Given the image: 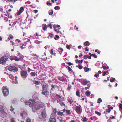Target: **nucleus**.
<instances>
[{
	"label": "nucleus",
	"instance_id": "1",
	"mask_svg": "<svg viewBox=\"0 0 122 122\" xmlns=\"http://www.w3.org/2000/svg\"><path fill=\"white\" fill-rule=\"evenodd\" d=\"M26 105H28L30 107H32V110H38L41 109V110H44L45 108L44 104L42 103H36L35 101L32 99H29L28 101L25 102Z\"/></svg>",
	"mask_w": 122,
	"mask_h": 122
},
{
	"label": "nucleus",
	"instance_id": "2",
	"mask_svg": "<svg viewBox=\"0 0 122 122\" xmlns=\"http://www.w3.org/2000/svg\"><path fill=\"white\" fill-rule=\"evenodd\" d=\"M8 59V56H2L0 59V64L3 65L5 64Z\"/></svg>",
	"mask_w": 122,
	"mask_h": 122
},
{
	"label": "nucleus",
	"instance_id": "3",
	"mask_svg": "<svg viewBox=\"0 0 122 122\" xmlns=\"http://www.w3.org/2000/svg\"><path fill=\"white\" fill-rule=\"evenodd\" d=\"M20 73L21 76L23 79H25L27 78L28 74L26 71L22 70L20 71Z\"/></svg>",
	"mask_w": 122,
	"mask_h": 122
},
{
	"label": "nucleus",
	"instance_id": "4",
	"mask_svg": "<svg viewBox=\"0 0 122 122\" xmlns=\"http://www.w3.org/2000/svg\"><path fill=\"white\" fill-rule=\"evenodd\" d=\"M48 86V85L43 84L42 85V92L41 93L43 95H45V93L47 94L48 93V90L47 88V86Z\"/></svg>",
	"mask_w": 122,
	"mask_h": 122
},
{
	"label": "nucleus",
	"instance_id": "5",
	"mask_svg": "<svg viewBox=\"0 0 122 122\" xmlns=\"http://www.w3.org/2000/svg\"><path fill=\"white\" fill-rule=\"evenodd\" d=\"M3 93L5 96H6L9 94L8 89L5 87H3L2 88Z\"/></svg>",
	"mask_w": 122,
	"mask_h": 122
},
{
	"label": "nucleus",
	"instance_id": "6",
	"mask_svg": "<svg viewBox=\"0 0 122 122\" xmlns=\"http://www.w3.org/2000/svg\"><path fill=\"white\" fill-rule=\"evenodd\" d=\"M8 70L10 71L15 72V71H17L18 70V68L14 66H10L8 68Z\"/></svg>",
	"mask_w": 122,
	"mask_h": 122
},
{
	"label": "nucleus",
	"instance_id": "7",
	"mask_svg": "<svg viewBox=\"0 0 122 122\" xmlns=\"http://www.w3.org/2000/svg\"><path fill=\"white\" fill-rule=\"evenodd\" d=\"M20 115L22 119H24L28 115L27 112L26 111H24L20 113Z\"/></svg>",
	"mask_w": 122,
	"mask_h": 122
},
{
	"label": "nucleus",
	"instance_id": "8",
	"mask_svg": "<svg viewBox=\"0 0 122 122\" xmlns=\"http://www.w3.org/2000/svg\"><path fill=\"white\" fill-rule=\"evenodd\" d=\"M81 108L79 106H77L76 107L75 111L78 114H81L82 112V110Z\"/></svg>",
	"mask_w": 122,
	"mask_h": 122
},
{
	"label": "nucleus",
	"instance_id": "9",
	"mask_svg": "<svg viewBox=\"0 0 122 122\" xmlns=\"http://www.w3.org/2000/svg\"><path fill=\"white\" fill-rule=\"evenodd\" d=\"M53 114H51L49 119V122H56V120Z\"/></svg>",
	"mask_w": 122,
	"mask_h": 122
},
{
	"label": "nucleus",
	"instance_id": "10",
	"mask_svg": "<svg viewBox=\"0 0 122 122\" xmlns=\"http://www.w3.org/2000/svg\"><path fill=\"white\" fill-rule=\"evenodd\" d=\"M24 9L23 7H21L19 11L17 13L18 15H20L21 13L24 11Z\"/></svg>",
	"mask_w": 122,
	"mask_h": 122
},
{
	"label": "nucleus",
	"instance_id": "11",
	"mask_svg": "<svg viewBox=\"0 0 122 122\" xmlns=\"http://www.w3.org/2000/svg\"><path fill=\"white\" fill-rule=\"evenodd\" d=\"M9 77L12 80L14 79L15 81H17V76H15V77H14L13 75L11 74L9 75Z\"/></svg>",
	"mask_w": 122,
	"mask_h": 122
},
{
	"label": "nucleus",
	"instance_id": "12",
	"mask_svg": "<svg viewBox=\"0 0 122 122\" xmlns=\"http://www.w3.org/2000/svg\"><path fill=\"white\" fill-rule=\"evenodd\" d=\"M58 79L59 80L61 81L62 82L65 81L66 79L63 77H59L58 78Z\"/></svg>",
	"mask_w": 122,
	"mask_h": 122
},
{
	"label": "nucleus",
	"instance_id": "13",
	"mask_svg": "<svg viewBox=\"0 0 122 122\" xmlns=\"http://www.w3.org/2000/svg\"><path fill=\"white\" fill-rule=\"evenodd\" d=\"M41 114L43 117L44 118L47 117V114L45 111L42 112L41 113Z\"/></svg>",
	"mask_w": 122,
	"mask_h": 122
},
{
	"label": "nucleus",
	"instance_id": "14",
	"mask_svg": "<svg viewBox=\"0 0 122 122\" xmlns=\"http://www.w3.org/2000/svg\"><path fill=\"white\" fill-rule=\"evenodd\" d=\"M53 113H52L51 114H53V116H56V114L57 113V109L56 108H55L53 110Z\"/></svg>",
	"mask_w": 122,
	"mask_h": 122
},
{
	"label": "nucleus",
	"instance_id": "15",
	"mask_svg": "<svg viewBox=\"0 0 122 122\" xmlns=\"http://www.w3.org/2000/svg\"><path fill=\"white\" fill-rule=\"evenodd\" d=\"M88 82L87 80H84L82 83V84L83 85H85L88 84Z\"/></svg>",
	"mask_w": 122,
	"mask_h": 122
},
{
	"label": "nucleus",
	"instance_id": "16",
	"mask_svg": "<svg viewBox=\"0 0 122 122\" xmlns=\"http://www.w3.org/2000/svg\"><path fill=\"white\" fill-rule=\"evenodd\" d=\"M40 82V81H37L36 80H34L33 81V83L35 84L39 85L40 84H41V83Z\"/></svg>",
	"mask_w": 122,
	"mask_h": 122
},
{
	"label": "nucleus",
	"instance_id": "17",
	"mask_svg": "<svg viewBox=\"0 0 122 122\" xmlns=\"http://www.w3.org/2000/svg\"><path fill=\"white\" fill-rule=\"evenodd\" d=\"M55 97L57 99H58L59 101H60V99L61 98V97L60 95L56 94L55 96Z\"/></svg>",
	"mask_w": 122,
	"mask_h": 122
},
{
	"label": "nucleus",
	"instance_id": "18",
	"mask_svg": "<svg viewBox=\"0 0 122 122\" xmlns=\"http://www.w3.org/2000/svg\"><path fill=\"white\" fill-rule=\"evenodd\" d=\"M84 45L85 46H87L90 45V43L88 41H86L84 43Z\"/></svg>",
	"mask_w": 122,
	"mask_h": 122
},
{
	"label": "nucleus",
	"instance_id": "19",
	"mask_svg": "<svg viewBox=\"0 0 122 122\" xmlns=\"http://www.w3.org/2000/svg\"><path fill=\"white\" fill-rule=\"evenodd\" d=\"M88 120V119L86 117H84L82 118V121L83 122L87 121Z\"/></svg>",
	"mask_w": 122,
	"mask_h": 122
},
{
	"label": "nucleus",
	"instance_id": "20",
	"mask_svg": "<svg viewBox=\"0 0 122 122\" xmlns=\"http://www.w3.org/2000/svg\"><path fill=\"white\" fill-rule=\"evenodd\" d=\"M3 107L2 105H0V112H2L4 111Z\"/></svg>",
	"mask_w": 122,
	"mask_h": 122
},
{
	"label": "nucleus",
	"instance_id": "21",
	"mask_svg": "<svg viewBox=\"0 0 122 122\" xmlns=\"http://www.w3.org/2000/svg\"><path fill=\"white\" fill-rule=\"evenodd\" d=\"M119 110L121 111V114H122V104H120L119 105Z\"/></svg>",
	"mask_w": 122,
	"mask_h": 122
},
{
	"label": "nucleus",
	"instance_id": "22",
	"mask_svg": "<svg viewBox=\"0 0 122 122\" xmlns=\"http://www.w3.org/2000/svg\"><path fill=\"white\" fill-rule=\"evenodd\" d=\"M57 102L58 103H59L60 104V105H61V106H63L64 105H65V104H64V103H63L62 102H59V101L58 100H57Z\"/></svg>",
	"mask_w": 122,
	"mask_h": 122
},
{
	"label": "nucleus",
	"instance_id": "23",
	"mask_svg": "<svg viewBox=\"0 0 122 122\" xmlns=\"http://www.w3.org/2000/svg\"><path fill=\"white\" fill-rule=\"evenodd\" d=\"M50 53V54L51 55H56V54L54 53L53 50V49H51V50Z\"/></svg>",
	"mask_w": 122,
	"mask_h": 122
},
{
	"label": "nucleus",
	"instance_id": "24",
	"mask_svg": "<svg viewBox=\"0 0 122 122\" xmlns=\"http://www.w3.org/2000/svg\"><path fill=\"white\" fill-rule=\"evenodd\" d=\"M111 110L110 109H106V112H104V113L105 114H107L106 113L108 112V113H109L110 112Z\"/></svg>",
	"mask_w": 122,
	"mask_h": 122
},
{
	"label": "nucleus",
	"instance_id": "25",
	"mask_svg": "<svg viewBox=\"0 0 122 122\" xmlns=\"http://www.w3.org/2000/svg\"><path fill=\"white\" fill-rule=\"evenodd\" d=\"M85 94L87 96H88L91 93L88 91H87L85 93Z\"/></svg>",
	"mask_w": 122,
	"mask_h": 122
},
{
	"label": "nucleus",
	"instance_id": "26",
	"mask_svg": "<svg viewBox=\"0 0 122 122\" xmlns=\"http://www.w3.org/2000/svg\"><path fill=\"white\" fill-rule=\"evenodd\" d=\"M76 95L79 97H80V92L78 90L76 92Z\"/></svg>",
	"mask_w": 122,
	"mask_h": 122
},
{
	"label": "nucleus",
	"instance_id": "27",
	"mask_svg": "<svg viewBox=\"0 0 122 122\" xmlns=\"http://www.w3.org/2000/svg\"><path fill=\"white\" fill-rule=\"evenodd\" d=\"M9 37L8 38V39L9 40H10V39H12L14 38V37L13 35L11 34H10L9 36Z\"/></svg>",
	"mask_w": 122,
	"mask_h": 122
},
{
	"label": "nucleus",
	"instance_id": "28",
	"mask_svg": "<svg viewBox=\"0 0 122 122\" xmlns=\"http://www.w3.org/2000/svg\"><path fill=\"white\" fill-rule=\"evenodd\" d=\"M63 112H61L60 111H59L58 112V115H59L61 116L63 115Z\"/></svg>",
	"mask_w": 122,
	"mask_h": 122
},
{
	"label": "nucleus",
	"instance_id": "29",
	"mask_svg": "<svg viewBox=\"0 0 122 122\" xmlns=\"http://www.w3.org/2000/svg\"><path fill=\"white\" fill-rule=\"evenodd\" d=\"M68 101L70 105H73L72 103L73 102V100L71 101L70 99H69L68 100Z\"/></svg>",
	"mask_w": 122,
	"mask_h": 122
},
{
	"label": "nucleus",
	"instance_id": "30",
	"mask_svg": "<svg viewBox=\"0 0 122 122\" xmlns=\"http://www.w3.org/2000/svg\"><path fill=\"white\" fill-rule=\"evenodd\" d=\"M70 110H66V113L69 115H70L71 114V113L70 112Z\"/></svg>",
	"mask_w": 122,
	"mask_h": 122
},
{
	"label": "nucleus",
	"instance_id": "31",
	"mask_svg": "<svg viewBox=\"0 0 122 122\" xmlns=\"http://www.w3.org/2000/svg\"><path fill=\"white\" fill-rule=\"evenodd\" d=\"M84 71L85 72H86L89 71V68H87L86 66L84 68Z\"/></svg>",
	"mask_w": 122,
	"mask_h": 122
},
{
	"label": "nucleus",
	"instance_id": "32",
	"mask_svg": "<svg viewBox=\"0 0 122 122\" xmlns=\"http://www.w3.org/2000/svg\"><path fill=\"white\" fill-rule=\"evenodd\" d=\"M30 74L32 76L34 77L36 75V73L35 72H31Z\"/></svg>",
	"mask_w": 122,
	"mask_h": 122
},
{
	"label": "nucleus",
	"instance_id": "33",
	"mask_svg": "<svg viewBox=\"0 0 122 122\" xmlns=\"http://www.w3.org/2000/svg\"><path fill=\"white\" fill-rule=\"evenodd\" d=\"M31 119L29 118H28L26 119V122H31Z\"/></svg>",
	"mask_w": 122,
	"mask_h": 122
},
{
	"label": "nucleus",
	"instance_id": "34",
	"mask_svg": "<svg viewBox=\"0 0 122 122\" xmlns=\"http://www.w3.org/2000/svg\"><path fill=\"white\" fill-rule=\"evenodd\" d=\"M47 27L46 25L45 24L44 25V27H43V29L44 30H46V29H47Z\"/></svg>",
	"mask_w": 122,
	"mask_h": 122
},
{
	"label": "nucleus",
	"instance_id": "35",
	"mask_svg": "<svg viewBox=\"0 0 122 122\" xmlns=\"http://www.w3.org/2000/svg\"><path fill=\"white\" fill-rule=\"evenodd\" d=\"M59 36L58 35H56L55 36V37H54V39L55 40H57V39H56L57 38L59 39Z\"/></svg>",
	"mask_w": 122,
	"mask_h": 122
},
{
	"label": "nucleus",
	"instance_id": "36",
	"mask_svg": "<svg viewBox=\"0 0 122 122\" xmlns=\"http://www.w3.org/2000/svg\"><path fill=\"white\" fill-rule=\"evenodd\" d=\"M95 113L98 116H100L101 115V114L98 111H95Z\"/></svg>",
	"mask_w": 122,
	"mask_h": 122
},
{
	"label": "nucleus",
	"instance_id": "37",
	"mask_svg": "<svg viewBox=\"0 0 122 122\" xmlns=\"http://www.w3.org/2000/svg\"><path fill=\"white\" fill-rule=\"evenodd\" d=\"M71 86L69 85H68V87L67 88V90L70 91L71 88Z\"/></svg>",
	"mask_w": 122,
	"mask_h": 122
},
{
	"label": "nucleus",
	"instance_id": "38",
	"mask_svg": "<svg viewBox=\"0 0 122 122\" xmlns=\"http://www.w3.org/2000/svg\"><path fill=\"white\" fill-rule=\"evenodd\" d=\"M77 67H78L80 69H81L82 68V66L81 65H79L78 66H76Z\"/></svg>",
	"mask_w": 122,
	"mask_h": 122
},
{
	"label": "nucleus",
	"instance_id": "39",
	"mask_svg": "<svg viewBox=\"0 0 122 122\" xmlns=\"http://www.w3.org/2000/svg\"><path fill=\"white\" fill-rule=\"evenodd\" d=\"M14 60L17 61H19V58L16 56L14 58Z\"/></svg>",
	"mask_w": 122,
	"mask_h": 122
},
{
	"label": "nucleus",
	"instance_id": "40",
	"mask_svg": "<svg viewBox=\"0 0 122 122\" xmlns=\"http://www.w3.org/2000/svg\"><path fill=\"white\" fill-rule=\"evenodd\" d=\"M115 79L114 78H112L110 80V81L111 82H113L115 81Z\"/></svg>",
	"mask_w": 122,
	"mask_h": 122
},
{
	"label": "nucleus",
	"instance_id": "41",
	"mask_svg": "<svg viewBox=\"0 0 122 122\" xmlns=\"http://www.w3.org/2000/svg\"><path fill=\"white\" fill-rule=\"evenodd\" d=\"M53 10H52L51 11V12L49 13V15H51L53 14Z\"/></svg>",
	"mask_w": 122,
	"mask_h": 122
},
{
	"label": "nucleus",
	"instance_id": "42",
	"mask_svg": "<svg viewBox=\"0 0 122 122\" xmlns=\"http://www.w3.org/2000/svg\"><path fill=\"white\" fill-rule=\"evenodd\" d=\"M59 50V52H60L61 53H62L63 51V49L62 48H59L58 49Z\"/></svg>",
	"mask_w": 122,
	"mask_h": 122
},
{
	"label": "nucleus",
	"instance_id": "43",
	"mask_svg": "<svg viewBox=\"0 0 122 122\" xmlns=\"http://www.w3.org/2000/svg\"><path fill=\"white\" fill-rule=\"evenodd\" d=\"M102 101V100L100 98H99L98 99L97 103H100Z\"/></svg>",
	"mask_w": 122,
	"mask_h": 122
},
{
	"label": "nucleus",
	"instance_id": "44",
	"mask_svg": "<svg viewBox=\"0 0 122 122\" xmlns=\"http://www.w3.org/2000/svg\"><path fill=\"white\" fill-rule=\"evenodd\" d=\"M54 35L53 34H52L51 33H50L49 35V36L50 37L52 38L54 36Z\"/></svg>",
	"mask_w": 122,
	"mask_h": 122
},
{
	"label": "nucleus",
	"instance_id": "45",
	"mask_svg": "<svg viewBox=\"0 0 122 122\" xmlns=\"http://www.w3.org/2000/svg\"><path fill=\"white\" fill-rule=\"evenodd\" d=\"M60 8L59 6H56L55 7L54 9L56 10H58Z\"/></svg>",
	"mask_w": 122,
	"mask_h": 122
},
{
	"label": "nucleus",
	"instance_id": "46",
	"mask_svg": "<svg viewBox=\"0 0 122 122\" xmlns=\"http://www.w3.org/2000/svg\"><path fill=\"white\" fill-rule=\"evenodd\" d=\"M35 43L36 44H39L40 43V41L37 40H36L35 41Z\"/></svg>",
	"mask_w": 122,
	"mask_h": 122
},
{
	"label": "nucleus",
	"instance_id": "47",
	"mask_svg": "<svg viewBox=\"0 0 122 122\" xmlns=\"http://www.w3.org/2000/svg\"><path fill=\"white\" fill-rule=\"evenodd\" d=\"M11 122H15V121L14 118H12L11 120Z\"/></svg>",
	"mask_w": 122,
	"mask_h": 122
},
{
	"label": "nucleus",
	"instance_id": "48",
	"mask_svg": "<svg viewBox=\"0 0 122 122\" xmlns=\"http://www.w3.org/2000/svg\"><path fill=\"white\" fill-rule=\"evenodd\" d=\"M92 56L93 57L95 58H96L97 57V56L95 54H92Z\"/></svg>",
	"mask_w": 122,
	"mask_h": 122
},
{
	"label": "nucleus",
	"instance_id": "49",
	"mask_svg": "<svg viewBox=\"0 0 122 122\" xmlns=\"http://www.w3.org/2000/svg\"><path fill=\"white\" fill-rule=\"evenodd\" d=\"M88 56L87 55H85L84 56V58L85 59H87L88 58Z\"/></svg>",
	"mask_w": 122,
	"mask_h": 122
},
{
	"label": "nucleus",
	"instance_id": "50",
	"mask_svg": "<svg viewBox=\"0 0 122 122\" xmlns=\"http://www.w3.org/2000/svg\"><path fill=\"white\" fill-rule=\"evenodd\" d=\"M10 108H11V109H10V111H11L12 112L14 110V108H13V107L12 106H11Z\"/></svg>",
	"mask_w": 122,
	"mask_h": 122
},
{
	"label": "nucleus",
	"instance_id": "51",
	"mask_svg": "<svg viewBox=\"0 0 122 122\" xmlns=\"http://www.w3.org/2000/svg\"><path fill=\"white\" fill-rule=\"evenodd\" d=\"M49 27L50 29L52 28V26L51 24H48V27Z\"/></svg>",
	"mask_w": 122,
	"mask_h": 122
},
{
	"label": "nucleus",
	"instance_id": "52",
	"mask_svg": "<svg viewBox=\"0 0 122 122\" xmlns=\"http://www.w3.org/2000/svg\"><path fill=\"white\" fill-rule=\"evenodd\" d=\"M46 4L48 5H52L51 4L50 2H47L46 3Z\"/></svg>",
	"mask_w": 122,
	"mask_h": 122
},
{
	"label": "nucleus",
	"instance_id": "53",
	"mask_svg": "<svg viewBox=\"0 0 122 122\" xmlns=\"http://www.w3.org/2000/svg\"><path fill=\"white\" fill-rule=\"evenodd\" d=\"M18 0H8V1L10 2H11L12 1H14L15 2L17 1Z\"/></svg>",
	"mask_w": 122,
	"mask_h": 122
},
{
	"label": "nucleus",
	"instance_id": "54",
	"mask_svg": "<svg viewBox=\"0 0 122 122\" xmlns=\"http://www.w3.org/2000/svg\"><path fill=\"white\" fill-rule=\"evenodd\" d=\"M29 48H32L34 47L32 45H30L29 46Z\"/></svg>",
	"mask_w": 122,
	"mask_h": 122
},
{
	"label": "nucleus",
	"instance_id": "55",
	"mask_svg": "<svg viewBox=\"0 0 122 122\" xmlns=\"http://www.w3.org/2000/svg\"><path fill=\"white\" fill-rule=\"evenodd\" d=\"M108 107L109 109H111L112 110L113 109V107H110V105H108Z\"/></svg>",
	"mask_w": 122,
	"mask_h": 122
},
{
	"label": "nucleus",
	"instance_id": "56",
	"mask_svg": "<svg viewBox=\"0 0 122 122\" xmlns=\"http://www.w3.org/2000/svg\"><path fill=\"white\" fill-rule=\"evenodd\" d=\"M54 86L55 85H53V84H52L51 85V87L52 88H51V90H53V88H54Z\"/></svg>",
	"mask_w": 122,
	"mask_h": 122
},
{
	"label": "nucleus",
	"instance_id": "57",
	"mask_svg": "<svg viewBox=\"0 0 122 122\" xmlns=\"http://www.w3.org/2000/svg\"><path fill=\"white\" fill-rule=\"evenodd\" d=\"M110 118L111 119H115V117L114 116H112L110 117Z\"/></svg>",
	"mask_w": 122,
	"mask_h": 122
},
{
	"label": "nucleus",
	"instance_id": "58",
	"mask_svg": "<svg viewBox=\"0 0 122 122\" xmlns=\"http://www.w3.org/2000/svg\"><path fill=\"white\" fill-rule=\"evenodd\" d=\"M106 73L107 72H106V71L103 72L102 74V76H105Z\"/></svg>",
	"mask_w": 122,
	"mask_h": 122
},
{
	"label": "nucleus",
	"instance_id": "59",
	"mask_svg": "<svg viewBox=\"0 0 122 122\" xmlns=\"http://www.w3.org/2000/svg\"><path fill=\"white\" fill-rule=\"evenodd\" d=\"M67 63L68 65L69 66H70L71 65H73V64L71 63L70 62H67Z\"/></svg>",
	"mask_w": 122,
	"mask_h": 122
},
{
	"label": "nucleus",
	"instance_id": "60",
	"mask_svg": "<svg viewBox=\"0 0 122 122\" xmlns=\"http://www.w3.org/2000/svg\"><path fill=\"white\" fill-rule=\"evenodd\" d=\"M83 61L82 60H80L78 61V62L80 63H82V62Z\"/></svg>",
	"mask_w": 122,
	"mask_h": 122
},
{
	"label": "nucleus",
	"instance_id": "61",
	"mask_svg": "<svg viewBox=\"0 0 122 122\" xmlns=\"http://www.w3.org/2000/svg\"><path fill=\"white\" fill-rule=\"evenodd\" d=\"M20 45H21L24 46H25L26 45L25 44H24V43H21L20 44Z\"/></svg>",
	"mask_w": 122,
	"mask_h": 122
},
{
	"label": "nucleus",
	"instance_id": "62",
	"mask_svg": "<svg viewBox=\"0 0 122 122\" xmlns=\"http://www.w3.org/2000/svg\"><path fill=\"white\" fill-rule=\"evenodd\" d=\"M68 70L69 71H72V70L71 69L70 67H68Z\"/></svg>",
	"mask_w": 122,
	"mask_h": 122
},
{
	"label": "nucleus",
	"instance_id": "63",
	"mask_svg": "<svg viewBox=\"0 0 122 122\" xmlns=\"http://www.w3.org/2000/svg\"><path fill=\"white\" fill-rule=\"evenodd\" d=\"M103 68L105 70H106V66L105 65L103 66H102Z\"/></svg>",
	"mask_w": 122,
	"mask_h": 122
},
{
	"label": "nucleus",
	"instance_id": "64",
	"mask_svg": "<svg viewBox=\"0 0 122 122\" xmlns=\"http://www.w3.org/2000/svg\"><path fill=\"white\" fill-rule=\"evenodd\" d=\"M70 45H67L66 46V47H67V49H70Z\"/></svg>",
	"mask_w": 122,
	"mask_h": 122
}]
</instances>
